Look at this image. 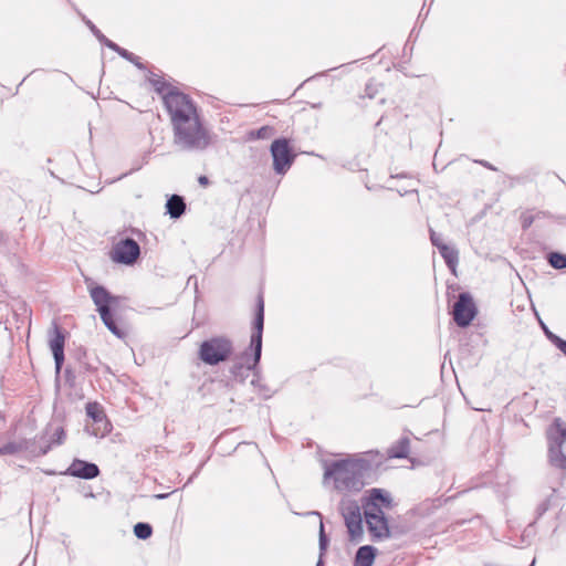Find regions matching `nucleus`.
<instances>
[{"label":"nucleus","instance_id":"obj_1","mask_svg":"<svg viewBox=\"0 0 566 566\" xmlns=\"http://www.w3.org/2000/svg\"><path fill=\"white\" fill-rule=\"evenodd\" d=\"M370 468V462L363 458L334 461L325 469L324 483L333 479L337 491H359Z\"/></svg>","mask_w":566,"mask_h":566},{"label":"nucleus","instance_id":"obj_2","mask_svg":"<svg viewBox=\"0 0 566 566\" xmlns=\"http://www.w3.org/2000/svg\"><path fill=\"white\" fill-rule=\"evenodd\" d=\"M172 132L174 146L180 151H203L212 140L211 133L203 125L200 115L172 125Z\"/></svg>","mask_w":566,"mask_h":566},{"label":"nucleus","instance_id":"obj_3","mask_svg":"<svg viewBox=\"0 0 566 566\" xmlns=\"http://www.w3.org/2000/svg\"><path fill=\"white\" fill-rule=\"evenodd\" d=\"M90 295L96 306L104 325L118 338H124L126 333L115 323L112 307L119 303L120 297L112 295L104 286H90Z\"/></svg>","mask_w":566,"mask_h":566},{"label":"nucleus","instance_id":"obj_4","mask_svg":"<svg viewBox=\"0 0 566 566\" xmlns=\"http://www.w3.org/2000/svg\"><path fill=\"white\" fill-rule=\"evenodd\" d=\"M164 105L169 114L171 126L199 115L193 101L177 88L164 94Z\"/></svg>","mask_w":566,"mask_h":566},{"label":"nucleus","instance_id":"obj_5","mask_svg":"<svg viewBox=\"0 0 566 566\" xmlns=\"http://www.w3.org/2000/svg\"><path fill=\"white\" fill-rule=\"evenodd\" d=\"M232 353V343L224 337H213L200 345L199 358L207 365H218L229 358Z\"/></svg>","mask_w":566,"mask_h":566},{"label":"nucleus","instance_id":"obj_6","mask_svg":"<svg viewBox=\"0 0 566 566\" xmlns=\"http://www.w3.org/2000/svg\"><path fill=\"white\" fill-rule=\"evenodd\" d=\"M339 511L347 527L349 541L355 543L363 541V514L359 504L353 500H343L339 505Z\"/></svg>","mask_w":566,"mask_h":566},{"label":"nucleus","instance_id":"obj_7","mask_svg":"<svg viewBox=\"0 0 566 566\" xmlns=\"http://www.w3.org/2000/svg\"><path fill=\"white\" fill-rule=\"evenodd\" d=\"M264 325V301L263 296L259 294L256 300V311L253 321V333L251 335V347L253 348L252 363H248V369H253L254 366L260 361L262 350V333Z\"/></svg>","mask_w":566,"mask_h":566},{"label":"nucleus","instance_id":"obj_8","mask_svg":"<svg viewBox=\"0 0 566 566\" xmlns=\"http://www.w3.org/2000/svg\"><path fill=\"white\" fill-rule=\"evenodd\" d=\"M271 155L273 157V168L276 174H285L294 161V154L289 145L287 139H275L271 145Z\"/></svg>","mask_w":566,"mask_h":566},{"label":"nucleus","instance_id":"obj_9","mask_svg":"<svg viewBox=\"0 0 566 566\" xmlns=\"http://www.w3.org/2000/svg\"><path fill=\"white\" fill-rule=\"evenodd\" d=\"M453 319L459 327H467L476 315V307L472 296L467 293H460L458 301L453 305Z\"/></svg>","mask_w":566,"mask_h":566},{"label":"nucleus","instance_id":"obj_10","mask_svg":"<svg viewBox=\"0 0 566 566\" xmlns=\"http://www.w3.org/2000/svg\"><path fill=\"white\" fill-rule=\"evenodd\" d=\"M139 255V244L132 238L119 240L112 251V260L126 265L134 264Z\"/></svg>","mask_w":566,"mask_h":566},{"label":"nucleus","instance_id":"obj_11","mask_svg":"<svg viewBox=\"0 0 566 566\" xmlns=\"http://www.w3.org/2000/svg\"><path fill=\"white\" fill-rule=\"evenodd\" d=\"M64 334L62 333L59 325L54 322L52 329L50 331L49 345L54 357L55 369L57 373L61 370L64 361Z\"/></svg>","mask_w":566,"mask_h":566},{"label":"nucleus","instance_id":"obj_12","mask_svg":"<svg viewBox=\"0 0 566 566\" xmlns=\"http://www.w3.org/2000/svg\"><path fill=\"white\" fill-rule=\"evenodd\" d=\"M365 521L373 541H381L390 536L388 520L385 515L378 516L370 513Z\"/></svg>","mask_w":566,"mask_h":566},{"label":"nucleus","instance_id":"obj_13","mask_svg":"<svg viewBox=\"0 0 566 566\" xmlns=\"http://www.w3.org/2000/svg\"><path fill=\"white\" fill-rule=\"evenodd\" d=\"M66 475L91 480L99 474V469L95 463L86 462L84 460L74 459L71 465L64 472Z\"/></svg>","mask_w":566,"mask_h":566},{"label":"nucleus","instance_id":"obj_14","mask_svg":"<svg viewBox=\"0 0 566 566\" xmlns=\"http://www.w3.org/2000/svg\"><path fill=\"white\" fill-rule=\"evenodd\" d=\"M86 24L90 27L91 31L94 33V35L98 39V41L103 44H105L111 50L118 53L122 57L126 59L127 61L134 63L138 69L143 70L144 65L139 62V57L135 54L128 52L127 50L120 48L113 41L108 40L91 21H87Z\"/></svg>","mask_w":566,"mask_h":566},{"label":"nucleus","instance_id":"obj_15","mask_svg":"<svg viewBox=\"0 0 566 566\" xmlns=\"http://www.w3.org/2000/svg\"><path fill=\"white\" fill-rule=\"evenodd\" d=\"M547 448H564L566 443V422L555 418L546 430Z\"/></svg>","mask_w":566,"mask_h":566},{"label":"nucleus","instance_id":"obj_16","mask_svg":"<svg viewBox=\"0 0 566 566\" xmlns=\"http://www.w3.org/2000/svg\"><path fill=\"white\" fill-rule=\"evenodd\" d=\"M86 415L98 426V428L92 431V434L98 436L101 432L102 436L108 433L111 431V424L106 419V415L97 402H88L85 407Z\"/></svg>","mask_w":566,"mask_h":566},{"label":"nucleus","instance_id":"obj_17","mask_svg":"<svg viewBox=\"0 0 566 566\" xmlns=\"http://www.w3.org/2000/svg\"><path fill=\"white\" fill-rule=\"evenodd\" d=\"M377 549L371 545L360 546L354 558V566H373Z\"/></svg>","mask_w":566,"mask_h":566},{"label":"nucleus","instance_id":"obj_18","mask_svg":"<svg viewBox=\"0 0 566 566\" xmlns=\"http://www.w3.org/2000/svg\"><path fill=\"white\" fill-rule=\"evenodd\" d=\"M167 213L172 219L180 218L186 210V203L181 196L172 195L166 202Z\"/></svg>","mask_w":566,"mask_h":566},{"label":"nucleus","instance_id":"obj_19","mask_svg":"<svg viewBox=\"0 0 566 566\" xmlns=\"http://www.w3.org/2000/svg\"><path fill=\"white\" fill-rule=\"evenodd\" d=\"M51 431L52 433L49 443L40 447L41 454H46L53 446H61L65 441L66 434L63 427H51Z\"/></svg>","mask_w":566,"mask_h":566},{"label":"nucleus","instance_id":"obj_20","mask_svg":"<svg viewBox=\"0 0 566 566\" xmlns=\"http://www.w3.org/2000/svg\"><path fill=\"white\" fill-rule=\"evenodd\" d=\"M410 451V440L407 437L399 439L395 444L388 449L389 458L405 459Z\"/></svg>","mask_w":566,"mask_h":566},{"label":"nucleus","instance_id":"obj_21","mask_svg":"<svg viewBox=\"0 0 566 566\" xmlns=\"http://www.w3.org/2000/svg\"><path fill=\"white\" fill-rule=\"evenodd\" d=\"M448 268L454 273L459 262V252L455 248L450 245H441L440 252Z\"/></svg>","mask_w":566,"mask_h":566},{"label":"nucleus","instance_id":"obj_22","mask_svg":"<svg viewBox=\"0 0 566 566\" xmlns=\"http://www.w3.org/2000/svg\"><path fill=\"white\" fill-rule=\"evenodd\" d=\"M548 462L552 467L566 470V454L564 448H547Z\"/></svg>","mask_w":566,"mask_h":566},{"label":"nucleus","instance_id":"obj_23","mask_svg":"<svg viewBox=\"0 0 566 566\" xmlns=\"http://www.w3.org/2000/svg\"><path fill=\"white\" fill-rule=\"evenodd\" d=\"M366 500L378 503L379 505L390 509L391 507V497L387 492L381 489H371L368 491V496Z\"/></svg>","mask_w":566,"mask_h":566},{"label":"nucleus","instance_id":"obj_24","mask_svg":"<svg viewBox=\"0 0 566 566\" xmlns=\"http://www.w3.org/2000/svg\"><path fill=\"white\" fill-rule=\"evenodd\" d=\"M134 534L139 539H147L153 534L150 524L139 522L134 526Z\"/></svg>","mask_w":566,"mask_h":566},{"label":"nucleus","instance_id":"obj_25","mask_svg":"<svg viewBox=\"0 0 566 566\" xmlns=\"http://www.w3.org/2000/svg\"><path fill=\"white\" fill-rule=\"evenodd\" d=\"M382 507L381 505H379L378 503H374V502H370L368 500L365 499L364 503H363V509H364V517L365 518H368V515L370 513H374L375 515H385L384 511H382Z\"/></svg>","mask_w":566,"mask_h":566},{"label":"nucleus","instance_id":"obj_26","mask_svg":"<svg viewBox=\"0 0 566 566\" xmlns=\"http://www.w3.org/2000/svg\"><path fill=\"white\" fill-rule=\"evenodd\" d=\"M548 262L554 269H565L566 268V255L558 252H551L548 254Z\"/></svg>","mask_w":566,"mask_h":566},{"label":"nucleus","instance_id":"obj_27","mask_svg":"<svg viewBox=\"0 0 566 566\" xmlns=\"http://www.w3.org/2000/svg\"><path fill=\"white\" fill-rule=\"evenodd\" d=\"M151 85L154 86L155 91L161 95V97L164 98V94H166L170 88H172L169 84H167L165 81H163L161 78H150L149 80Z\"/></svg>","mask_w":566,"mask_h":566},{"label":"nucleus","instance_id":"obj_28","mask_svg":"<svg viewBox=\"0 0 566 566\" xmlns=\"http://www.w3.org/2000/svg\"><path fill=\"white\" fill-rule=\"evenodd\" d=\"M22 449H23V447L21 443L8 442V443L3 444L2 447H0V455L15 454V453L22 451Z\"/></svg>","mask_w":566,"mask_h":566},{"label":"nucleus","instance_id":"obj_29","mask_svg":"<svg viewBox=\"0 0 566 566\" xmlns=\"http://www.w3.org/2000/svg\"><path fill=\"white\" fill-rule=\"evenodd\" d=\"M327 543H328V539H327V536H326V534L324 532V525L321 522V527H319V551H321V556H319V559H318L316 566H323L322 556H323L324 552L326 551Z\"/></svg>","mask_w":566,"mask_h":566},{"label":"nucleus","instance_id":"obj_30","mask_svg":"<svg viewBox=\"0 0 566 566\" xmlns=\"http://www.w3.org/2000/svg\"><path fill=\"white\" fill-rule=\"evenodd\" d=\"M430 240H431V243L432 245H434L439 251H440V247L441 245H447L442 239H441V235L438 234L436 231H433L432 229H430Z\"/></svg>","mask_w":566,"mask_h":566},{"label":"nucleus","instance_id":"obj_31","mask_svg":"<svg viewBox=\"0 0 566 566\" xmlns=\"http://www.w3.org/2000/svg\"><path fill=\"white\" fill-rule=\"evenodd\" d=\"M271 132V128L268 126H263L260 129L256 130L255 137L259 139H264L269 137V134Z\"/></svg>","mask_w":566,"mask_h":566},{"label":"nucleus","instance_id":"obj_32","mask_svg":"<svg viewBox=\"0 0 566 566\" xmlns=\"http://www.w3.org/2000/svg\"><path fill=\"white\" fill-rule=\"evenodd\" d=\"M546 337L556 346V338H560L556 334L552 333L545 325H543Z\"/></svg>","mask_w":566,"mask_h":566},{"label":"nucleus","instance_id":"obj_33","mask_svg":"<svg viewBox=\"0 0 566 566\" xmlns=\"http://www.w3.org/2000/svg\"><path fill=\"white\" fill-rule=\"evenodd\" d=\"M556 347L566 356V340L556 338Z\"/></svg>","mask_w":566,"mask_h":566},{"label":"nucleus","instance_id":"obj_34","mask_svg":"<svg viewBox=\"0 0 566 566\" xmlns=\"http://www.w3.org/2000/svg\"><path fill=\"white\" fill-rule=\"evenodd\" d=\"M479 164H481L482 166L491 169V170H496L495 167H493L490 163L485 161V160H480L478 161Z\"/></svg>","mask_w":566,"mask_h":566},{"label":"nucleus","instance_id":"obj_35","mask_svg":"<svg viewBox=\"0 0 566 566\" xmlns=\"http://www.w3.org/2000/svg\"><path fill=\"white\" fill-rule=\"evenodd\" d=\"M199 182H200L201 185L206 186V185H208L209 179H208V177H206V176H201V177H199Z\"/></svg>","mask_w":566,"mask_h":566},{"label":"nucleus","instance_id":"obj_36","mask_svg":"<svg viewBox=\"0 0 566 566\" xmlns=\"http://www.w3.org/2000/svg\"><path fill=\"white\" fill-rule=\"evenodd\" d=\"M167 496H168V494H157L156 495V497L160 499V500L166 499Z\"/></svg>","mask_w":566,"mask_h":566}]
</instances>
